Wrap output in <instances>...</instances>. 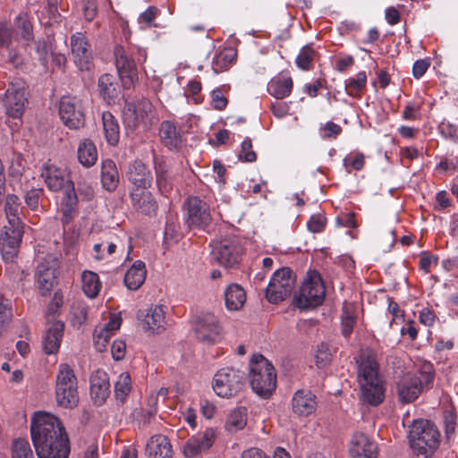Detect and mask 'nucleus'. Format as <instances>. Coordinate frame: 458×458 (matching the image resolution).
I'll return each mask as SVG.
<instances>
[{
	"label": "nucleus",
	"mask_w": 458,
	"mask_h": 458,
	"mask_svg": "<svg viewBox=\"0 0 458 458\" xmlns=\"http://www.w3.org/2000/svg\"><path fill=\"white\" fill-rule=\"evenodd\" d=\"M292 406L293 412L301 416H308L316 410V395L310 390H298L293 397Z\"/></svg>",
	"instance_id": "27"
},
{
	"label": "nucleus",
	"mask_w": 458,
	"mask_h": 458,
	"mask_svg": "<svg viewBox=\"0 0 458 458\" xmlns=\"http://www.w3.org/2000/svg\"><path fill=\"white\" fill-rule=\"evenodd\" d=\"M332 360V351L326 343H320L317 345L315 351V361L318 368H324L330 363Z\"/></svg>",
	"instance_id": "47"
},
{
	"label": "nucleus",
	"mask_w": 458,
	"mask_h": 458,
	"mask_svg": "<svg viewBox=\"0 0 458 458\" xmlns=\"http://www.w3.org/2000/svg\"><path fill=\"white\" fill-rule=\"evenodd\" d=\"M294 277L290 268L284 267L276 270L267 287L266 297L271 303H278L292 293L294 286Z\"/></svg>",
	"instance_id": "12"
},
{
	"label": "nucleus",
	"mask_w": 458,
	"mask_h": 458,
	"mask_svg": "<svg viewBox=\"0 0 458 458\" xmlns=\"http://www.w3.org/2000/svg\"><path fill=\"white\" fill-rule=\"evenodd\" d=\"M27 86L23 80L14 79L5 92L4 106L8 116L20 118L24 111Z\"/></svg>",
	"instance_id": "13"
},
{
	"label": "nucleus",
	"mask_w": 458,
	"mask_h": 458,
	"mask_svg": "<svg viewBox=\"0 0 458 458\" xmlns=\"http://www.w3.org/2000/svg\"><path fill=\"white\" fill-rule=\"evenodd\" d=\"M225 301L227 310L232 311L240 310L246 301L244 289L237 284H230L225 290Z\"/></svg>",
	"instance_id": "31"
},
{
	"label": "nucleus",
	"mask_w": 458,
	"mask_h": 458,
	"mask_svg": "<svg viewBox=\"0 0 458 458\" xmlns=\"http://www.w3.org/2000/svg\"><path fill=\"white\" fill-rule=\"evenodd\" d=\"M216 434L212 428H206L202 433L191 437L183 446V454L192 458L208 451L214 444Z\"/></svg>",
	"instance_id": "19"
},
{
	"label": "nucleus",
	"mask_w": 458,
	"mask_h": 458,
	"mask_svg": "<svg viewBox=\"0 0 458 458\" xmlns=\"http://www.w3.org/2000/svg\"><path fill=\"white\" fill-rule=\"evenodd\" d=\"M239 158L244 162H254L257 158L256 153L252 150V142L250 138H246L242 142Z\"/></svg>",
	"instance_id": "52"
},
{
	"label": "nucleus",
	"mask_w": 458,
	"mask_h": 458,
	"mask_svg": "<svg viewBox=\"0 0 458 458\" xmlns=\"http://www.w3.org/2000/svg\"><path fill=\"white\" fill-rule=\"evenodd\" d=\"M243 383V372L233 367H225L215 374L213 389L218 396L230 398L241 391Z\"/></svg>",
	"instance_id": "9"
},
{
	"label": "nucleus",
	"mask_w": 458,
	"mask_h": 458,
	"mask_svg": "<svg viewBox=\"0 0 458 458\" xmlns=\"http://www.w3.org/2000/svg\"><path fill=\"white\" fill-rule=\"evenodd\" d=\"M271 112L277 118H283L289 113V106L284 102H275L271 105Z\"/></svg>",
	"instance_id": "63"
},
{
	"label": "nucleus",
	"mask_w": 458,
	"mask_h": 458,
	"mask_svg": "<svg viewBox=\"0 0 458 458\" xmlns=\"http://www.w3.org/2000/svg\"><path fill=\"white\" fill-rule=\"evenodd\" d=\"M156 181L159 191L166 194L172 189L171 178L169 175L170 165L164 158L155 159Z\"/></svg>",
	"instance_id": "35"
},
{
	"label": "nucleus",
	"mask_w": 458,
	"mask_h": 458,
	"mask_svg": "<svg viewBox=\"0 0 458 458\" xmlns=\"http://www.w3.org/2000/svg\"><path fill=\"white\" fill-rule=\"evenodd\" d=\"M247 423V409L239 407L233 410L226 420V428L230 432H236L242 429Z\"/></svg>",
	"instance_id": "42"
},
{
	"label": "nucleus",
	"mask_w": 458,
	"mask_h": 458,
	"mask_svg": "<svg viewBox=\"0 0 458 458\" xmlns=\"http://www.w3.org/2000/svg\"><path fill=\"white\" fill-rule=\"evenodd\" d=\"M293 82L292 78L284 73L273 77L267 83V92L276 99L290 96Z\"/></svg>",
	"instance_id": "28"
},
{
	"label": "nucleus",
	"mask_w": 458,
	"mask_h": 458,
	"mask_svg": "<svg viewBox=\"0 0 458 458\" xmlns=\"http://www.w3.org/2000/svg\"><path fill=\"white\" fill-rule=\"evenodd\" d=\"M64 327V323L56 321L47 330L42 340L43 348L47 354H54L59 350Z\"/></svg>",
	"instance_id": "30"
},
{
	"label": "nucleus",
	"mask_w": 458,
	"mask_h": 458,
	"mask_svg": "<svg viewBox=\"0 0 458 458\" xmlns=\"http://www.w3.org/2000/svg\"><path fill=\"white\" fill-rule=\"evenodd\" d=\"M159 134L162 142L169 149H177L182 144L181 133L175 125L169 121H164L161 123Z\"/></svg>",
	"instance_id": "36"
},
{
	"label": "nucleus",
	"mask_w": 458,
	"mask_h": 458,
	"mask_svg": "<svg viewBox=\"0 0 458 458\" xmlns=\"http://www.w3.org/2000/svg\"><path fill=\"white\" fill-rule=\"evenodd\" d=\"M110 394L108 375L102 369L96 370L90 377V394L95 403L101 405Z\"/></svg>",
	"instance_id": "23"
},
{
	"label": "nucleus",
	"mask_w": 458,
	"mask_h": 458,
	"mask_svg": "<svg viewBox=\"0 0 458 458\" xmlns=\"http://www.w3.org/2000/svg\"><path fill=\"white\" fill-rule=\"evenodd\" d=\"M42 194V190L32 189L29 191L25 195L26 204L33 210L37 209L38 206V199Z\"/></svg>",
	"instance_id": "59"
},
{
	"label": "nucleus",
	"mask_w": 458,
	"mask_h": 458,
	"mask_svg": "<svg viewBox=\"0 0 458 458\" xmlns=\"http://www.w3.org/2000/svg\"><path fill=\"white\" fill-rule=\"evenodd\" d=\"M138 318L140 319L142 328L148 335L161 334L165 330V307L161 304L151 305L143 311H140Z\"/></svg>",
	"instance_id": "16"
},
{
	"label": "nucleus",
	"mask_w": 458,
	"mask_h": 458,
	"mask_svg": "<svg viewBox=\"0 0 458 458\" xmlns=\"http://www.w3.org/2000/svg\"><path fill=\"white\" fill-rule=\"evenodd\" d=\"M221 327L212 315H206L196 327L197 338L206 344H214L219 338Z\"/></svg>",
	"instance_id": "24"
},
{
	"label": "nucleus",
	"mask_w": 458,
	"mask_h": 458,
	"mask_svg": "<svg viewBox=\"0 0 458 458\" xmlns=\"http://www.w3.org/2000/svg\"><path fill=\"white\" fill-rule=\"evenodd\" d=\"M440 133L448 139L458 138V128L448 122H442L439 125Z\"/></svg>",
	"instance_id": "61"
},
{
	"label": "nucleus",
	"mask_w": 458,
	"mask_h": 458,
	"mask_svg": "<svg viewBox=\"0 0 458 458\" xmlns=\"http://www.w3.org/2000/svg\"><path fill=\"white\" fill-rule=\"evenodd\" d=\"M98 90L102 98L108 105L114 103L118 95L115 77L108 73L101 75L98 79Z\"/></svg>",
	"instance_id": "37"
},
{
	"label": "nucleus",
	"mask_w": 458,
	"mask_h": 458,
	"mask_svg": "<svg viewBox=\"0 0 458 458\" xmlns=\"http://www.w3.org/2000/svg\"><path fill=\"white\" fill-rule=\"evenodd\" d=\"M55 397L56 404L64 409H72L79 403L77 377L73 369L66 363H62L58 367Z\"/></svg>",
	"instance_id": "5"
},
{
	"label": "nucleus",
	"mask_w": 458,
	"mask_h": 458,
	"mask_svg": "<svg viewBox=\"0 0 458 458\" xmlns=\"http://www.w3.org/2000/svg\"><path fill=\"white\" fill-rule=\"evenodd\" d=\"M59 114L63 123L71 129L77 130L84 125L85 120L81 103L75 98H62Z\"/></svg>",
	"instance_id": "18"
},
{
	"label": "nucleus",
	"mask_w": 458,
	"mask_h": 458,
	"mask_svg": "<svg viewBox=\"0 0 458 458\" xmlns=\"http://www.w3.org/2000/svg\"><path fill=\"white\" fill-rule=\"evenodd\" d=\"M71 52L75 65L81 71H89L92 66V51L86 36L76 32L71 36Z\"/></svg>",
	"instance_id": "17"
},
{
	"label": "nucleus",
	"mask_w": 458,
	"mask_h": 458,
	"mask_svg": "<svg viewBox=\"0 0 458 458\" xmlns=\"http://www.w3.org/2000/svg\"><path fill=\"white\" fill-rule=\"evenodd\" d=\"M30 435L38 458L69 457V437L60 419L55 414L45 411L34 412Z\"/></svg>",
	"instance_id": "1"
},
{
	"label": "nucleus",
	"mask_w": 458,
	"mask_h": 458,
	"mask_svg": "<svg viewBox=\"0 0 458 458\" xmlns=\"http://www.w3.org/2000/svg\"><path fill=\"white\" fill-rule=\"evenodd\" d=\"M315 56V51L306 46L303 47L296 57V64L301 70H309Z\"/></svg>",
	"instance_id": "49"
},
{
	"label": "nucleus",
	"mask_w": 458,
	"mask_h": 458,
	"mask_svg": "<svg viewBox=\"0 0 458 458\" xmlns=\"http://www.w3.org/2000/svg\"><path fill=\"white\" fill-rule=\"evenodd\" d=\"M357 379L360 387V400L363 403L377 406L385 399L386 383L379 373V365L373 352L360 355Z\"/></svg>",
	"instance_id": "2"
},
{
	"label": "nucleus",
	"mask_w": 458,
	"mask_h": 458,
	"mask_svg": "<svg viewBox=\"0 0 458 458\" xmlns=\"http://www.w3.org/2000/svg\"><path fill=\"white\" fill-rule=\"evenodd\" d=\"M24 234L23 224L7 223L0 231V253L5 262H13Z\"/></svg>",
	"instance_id": "11"
},
{
	"label": "nucleus",
	"mask_w": 458,
	"mask_h": 458,
	"mask_svg": "<svg viewBox=\"0 0 458 458\" xmlns=\"http://www.w3.org/2000/svg\"><path fill=\"white\" fill-rule=\"evenodd\" d=\"M325 295L326 289L320 275L316 271H309L294 302L301 310L316 308L323 302Z\"/></svg>",
	"instance_id": "7"
},
{
	"label": "nucleus",
	"mask_w": 458,
	"mask_h": 458,
	"mask_svg": "<svg viewBox=\"0 0 458 458\" xmlns=\"http://www.w3.org/2000/svg\"><path fill=\"white\" fill-rule=\"evenodd\" d=\"M130 199L132 207L145 214H154L157 208L154 196L147 190L130 189Z\"/></svg>",
	"instance_id": "25"
},
{
	"label": "nucleus",
	"mask_w": 458,
	"mask_h": 458,
	"mask_svg": "<svg viewBox=\"0 0 458 458\" xmlns=\"http://www.w3.org/2000/svg\"><path fill=\"white\" fill-rule=\"evenodd\" d=\"M102 127L106 142L110 146H116L120 140V126L117 119L108 111L102 113Z\"/></svg>",
	"instance_id": "32"
},
{
	"label": "nucleus",
	"mask_w": 458,
	"mask_h": 458,
	"mask_svg": "<svg viewBox=\"0 0 458 458\" xmlns=\"http://www.w3.org/2000/svg\"><path fill=\"white\" fill-rule=\"evenodd\" d=\"M235 54L231 49H226L216 55L212 61V69L215 73L226 71L233 64Z\"/></svg>",
	"instance_id": "44"
},
{
	"label": "nucleus",
	"mask_w": 458,
	"mask_h": 458,
	"mask_svg": "<svg viewBox=\"0 0 458 458\" xmlns=\"http://www.w3.org/2000/svg\"><path fill=\"white\" fill-rule=\"evenodd\" d=\"M249 379L251 388L259 396H269L276 386L275 369L261 354L252 355L250 361Z\"/></svg>",
	"instance_id": "3"
},
{
	"label": "nucleus",
	"mask_w": 458,
	"mask_h": 458,
	"mask_svg": "<svg viewBox=\"0 0 458 458\" xmlns=\"http://www.w3.org/2000/svg\"><path fill=\"white\" fill-rule=\"evenodd\" d=\"M61 207L63 208H70V207H77V196L73 191V189L68 190L64 195Z\"/></svg>",
	"instance_id": "64"
},
{
	"label": "nucleus",
	"mask_w": 458,
	"mask_h": 458,
	"mask_svg": "<svg viewBox=\"0 0 458 458\" xmlns=\"http://www.w3.org/2000/svg\"><path fill=\"white\" fill-rule=\"evenodd\" d=\"M122 318L119 315L111 314L107 323L95 329L94 346L98 352L106 350L110 338L120 328Z\"/></svg>",
	"instance_id": "22"
},
{
	"label": "nucleus",
	"mask_w": 458,
	"mask_h": 458,
	"mask_svg": "<svg viewBox=\"0 0 458 458\" xmlns=\"http://www.w3.org/2000/svg\"><path fill=\"white\" fill-rule=\"evenodd\" d=\"M15 24L23 39L30 40L32 38V25L29 21L27 13H20L15 20Z\"/></svg>",
	"instance_id": "48"
},
{
	"label": "nucleus",
	"mask_w": 458,
	"mask_h": 458,
	"mask_svg": "<svg viewBox=\"0 0 458 458\" xmlns=\"http://www.w3.org/2000/svg\"><path fill=\"white\" fill-rule=\"evenodd\" d=\"M211 106L218 111L225 109L228 104L227 98L223 95L222 90L220 89H216L210 93Z\"/></svg>",
	"instance_id": "55"
},
{
	"label": "nucleus",
	"mask_w": 458,
	"mask_h": 458,
	"mask_svg": "<svg viewBox=\"0 0 458 458\" xmlns=\"http://www.w3.org/2000/svg\"><path fill=\"white\" fill-rule=\"evenodd\" d=\"M21 210V208L19 198L14 194L7 195L4 203V213L7 223L22 224L19 216Z\"/></svg>",
	"instance_id": "41"
},
{
	"label": "nucleus",
	"mask_w": 458,
	"mask_h": 458,
	"mask_svg": "<svg viewBox=\"0 0 458 458\" xmlns=\"http://www.w3.org/2000/svg\"><path fill=\"white\" fill-rule=\"evenodd\" d=\"M123 121L127 127L143 125L148 128L157 121L152 104L145 98L137 102H127L123 108Z\"/></svg>",
	"instance_id": "10"
},
{
	"label": "nucleus",
	"mask_w": 458,
	"mask_h": 458,
	"mask_svg": "<svg viewBox=\"0 0 458 458\" xmlns=\"http://www.w3.org/2000/svg\"><path fill=\"white\" fill-rule=\"evenodd\" d=\"M365 164V157L362 153H356L355 155L346 156L344 158V165L346 169L352 167L356 171H360L363 168Z\"/></svg>",
	"instance_id": "53"
},
{
	"label": "nucleus",
	"mask_w": 458,
	"mask_h": 458,
	"mask_svg": "<svg viewBox=\"0 0 458 458\" xmlns=\"http://www.w3.org/2000/svg\"><path fill=\"white\" fill-rule=\"evenodd\" d=\"M131 391V378L128 372H123L119 375L114 383V396L122 403L125 402Z\"/></svg>",
	"instance_id": "43"
},
{
	"label": "nucleus",
	"mask_w": 458,
	"mask_h": 458,
	"mask_svg": "<svg viewBox=\"0 0 458 458\" xmlns=\"http://www.w3.org/2000/svg\"><path fill=\"white\" fill-rule=\"evenodd\" d=\"M42 175L48 189L54 191L61 190L66 182L65 172L54 165L45 166Z\"/></svg>",
	"instance_id": "39"
},
{
	"label": "nucleus",
	"mask_w": 458,
	"mask_h": 458,
	"mask_svg": "<svg viewBox=\"0 0 458 458\" xmlns=\"http://www.w3.org/2000/svg\"><path fill=\"white\" fill-rule=\"evenodd\" d=\"M114 55L120 78L125 85H130L137 75L132 47L118 45L114 47Z\"/></svg>",
	"instance_id": "15"
},
{
	"label": "nucleus",
	"mask_w": 458,
	"mask_h": 458,
	"mask_svg": "<svg viewBox=\"0 0 458 458\" xmlns=\"http://www.w3.org/2000/svg\"><path fill=\"white\" fill-rule=\"evenodd\" d=\"M81 287L88 297L95 298L101 289L98 276L92 271H84L81 274Z\"/></svg>",
	"instance_id": "40"
},
{
	"label": "nucleus",
	"mask_w": 458,
	"mask_h": 458,
	"mask_svg": "<svg viewBox=\"0 0 458 458\" xmlns=\"http://www.w3.org/2000/svg\"><path fill=\"white\" fill-rule=\"evenodd\" d=\"M211 259L225 267H234L242 256V246L236 238L227 237L210 243Z\"/></svg>",
	"instance_id": "8"
},
{
	"label": "nucleus",
	"mask_w": 458,
	"mask_h": 458,
	"mask_svg": "<svg viewBox=\"0 0 458 458\" xmlns=\"http://www.w3.org/2000/svg\"><path fill=\"white\" fill-rule=\"evenodd\" d=\"M367 75L365 72H360L354 78H350L345 82V89L349 95L354 96L360 92L366 86Z\"/></svg>",
	"instance_id": "46"
},
{
	"label": "nucleus",
	"mask_w": 458,
	"mask_h": 458,
	"mask_svg": "<svg viewBox=\"0 0 458 458\" xmlns=\"http://www.w3.org/2000/svg\"><path fill=\"white\" fill-rule=\"evenodd\" d=\"M12 458H35L29 441L25 438H16L11 445Z\"/></svg>",
	"instance_id": "45"
},
{
	"label": "nucleus",
	"mask_w": 458,
	"mask_h": 458,
	"mask_svg": "<svg viewBox=\"0 0 458 458\" xmlns=\"http://www.w3.org/2000/svg\"><path fill=\"white\" fill-rule=\"evenodd\" d=\"M341 131V126L333 122H327L319 126L320 136L323 139H336Z\"/></svg>",
	"instance_id": "50"
},
{
	"label": "nucleus",
	"mask_w": 458,
	"mask_h": 458,
	"mask_svg": "<svg viewBox=\"0 0 458 458\" xmlns=\"http://www.w3.org/2000/svg\"><path fill=\"white\" fill-rule=\"evenodd\" d=\"M12 30L8 24L5 22H0V47H7L12 38Z\"/></svg>",
	"instance_id": "62"
},
{
	"label": "nucleus",
	"mask_w": 458,
	"mask_h": 458,
	"mask_svg": "<svg viewBox=\"0 0 458 458\" xmlns=\"http://www.w3.org/2000/svg\"><path fill=\"white\" fill-rule=\"evenodd\" d=\"M349 452L352 457L377 458V445L364 433L356 432L352 437Z\"/></svg>",
	"instance_id": "21"
},
{
	"label": "nucleus",
	"mask_w": 458,
	"mask_h": 458,
	"mask_svg": "<svg viewBox=\"0 0 458 458\" xmlns=\"http://www.w3.org/2000/svg\"><path fill=\"white\" fill-rule=\"evenodd\" d=\"M78 160L84 167H91L98 160V150L89 139L81 140L77 149Z\"/></svg>",
	"instance_id": "38"
},
{
	"label": "nucleus",
	"mask_w": 458,
	"mask_h": 458,
	"mask_svg": "<svg viewBox=\"0 0 458 458\" xmlns=\"http://www.w3.org/2000/svg\"><path fill=\"white\" fill-rule=\"evenodd\" d=\"M327 218L322 214L312 215L307 222V227L310 232L318 233H321L326 225Z\"/></svg>",
	"instance_id": "51"
},
{
	"label": "nucleus",
	"mask_w": 458,
	"mask_h": 458,
	"mask_svg": "<svg viewBox=\"0 0 458 458\" xmlns=\"http://www.w3.org/2000/svg\"><path fill=\"white\" fill-rule=\"evenodd\" d=\"M145 263L137 260L125 273L124 284L130 290H137L144 283L146 279Z\"/></svg>",
	"instance_id": "33"
},
{
	"label": "nucleus",
	"mask_w": 458,
	"mask_h": 458,
	"mask_svg": "<svg viewBox=\"0 0 458 458\" xmlns=\"http://www.w3.org/2000/svg\"><path fill=\"white\" fill-rule=\"evenodd\" d=\"M98 13V4L96 0H84L83 14L87 21L94 20Z\"/></svg>",
	"instance_id": "56"
},
{
	"label": "nucleus",
	"mask_w": 458,
	"mask_h": 458,
	"mask_svg": "<svg viewBox=\"0 0 458 458\" xmlns=\"http://www.w3.org/2000/svg\"><path fill=\"white\" fill-rule=\"evenodd\" d=\"M430 65V62L428 59H420L417 60L412 66V75L416 79L421 78Z\"/></svg>",
	"instance_id": "57"
},
{
	"label": "nucleus",
	"mask_w": 458,
	"mask_h": 458,
	"mask_svg": "<svg viewBox=\"0 0 458 458\" xmlns=\"http://www.w3.org/2000/svg\"><path fill=\"white\" fill-rule=\"evenodd\" d=\"M126 344L122 340H115L111 346V353L115 360H122L125 355Z\"/></svg>",
	"instance_id": "60"
},
{
	"label": "nucleus",
	"mask_w": 458,
	"mask_h": 458,
	"mask_svg": "<svg viewBox=\"0 0 458 458\" xmlns=\"http://www.w3.org/2000/svg\"><path fill=\"white\" fill-rule=\"evenodd\" d=\"M126 176L131 184V189L148 190L153 182L151 171L138 160L129 165Z\"/></svg>",
	"instance_id": "20"
},
{
	"label": "nucleus",
	"mask_w": 458,
	"mask_h": 458,
	"mask_svg": "<svg viewBox=\"0 0 458 458\" xmlns=\"http://www.w3.org/2000/svg\"><path fill=\"white\" fill-rule=\"evenodd\" d=\"M57 261L51 264L40 263L38 267L37 282L43 295H47L56 284Z\"/></svg>",
	"instance_id": "26"
},
{
	"label": "nucleus",
	"mask_w": 458,
	"mask_h": 458,
	"mask_svg": "<svg viewBox=\"0 0 458 458\" xmlns=\"http://www.w3.org/2000/svg\"><path fill=\"white\" fill-rule=\"evenodd\" d=\"M148 458H173L172 445L164 435L153 436L147 444Z\"/></svg>",
	"instance_id": "29"
},
{
	"label": "nucleus",
	"mask_w": 458,
	"mask_h": 458,
	"mask_svg": "<svg viewBox=\"0 0 458 458\" xmlns=\"http://www.w3.org/2000/svg\"><path fill=\"white\" fill-rule=\"evenodd\" d=\"M157 13L158 9L157 7L149 6L145 12L140 13L138 19L139 22L146 26H150L154 21Z\"/></svg>",
	"instance_id": "58"
},
{
	"label": "nucleus",
	"mask_w": 458,
	"mask_h": 458,
	"mask_svg": "<svg viewBox=\"0 0 458 458\" xmlns=\"http://www.w3.org/2000/svg\"><path fill=\"white\" fill-rule=\"evenodd\" d=\"M185 223L190 228L204 229L211 223L210 208L199 197H189L185 202Z\"/></svg>",
	"instance_id": "14"
},
{
	"label": "nucleus",
	"mask_w": 458,
	"mask_h": 458,
	"mask_svg": "<svg viewBox=\"0 0 458 458\" xmlns=\"http://www.w3.org/2000/svg\"><path fill=\"white\" fill-rule=\"evenodd\" d=\"M434 370L430 363H423L419 375L407 373L397 384V393L402 403H411L418 398L423 387L432 383Z\"/></svg>",
	"instance_id": "6"
},
{
	"label": "nucleus",
	"mask_w": 458,
	"mask_h": 458,
	"mask_svg": "<svg viewBox=\"0 0 458 458\" xmlns=\"http://www.w3.org/2000/svg\"><path fill=\"white\" fill-rule=\"evenodd\" d=\"M354 324L355 317L345 308L342 315V333L345 337H348L352 334Z\"/></svg>",
	"instance_id": "54"
},
{
	"label": "nucleus",
	"mask_w": 458,
	"mask_h": 458,
	"mask_svg": "<svg viewBox=\"0 0 458 458\" xmlns=\"http://www.w3.org/2000/svg\"><path fill=\"white\" fill-rule=\"evenodd\" d=\"M101 182L108 191H114L119 183V174L113 160L106 159L102 162Z\"/></svg>",
	"instance_id": "34"
},
{
	"label": "nucleus",
	"mask_w": 458,
	"mask_h": 458,
	"mask_svg": "<svg viewBox=\"0 0 458 458\" xmlns=\"http://www.w3.org/2000/svg\"><path fill=\"white\" fill-rule=\"evenodd\" d=\"M439 432L428 420H414L410 427L409 441L412 450L425 458L430 457L439 445Z\"/></svg>",
	"instance_id": "4"
}]
</instances>
